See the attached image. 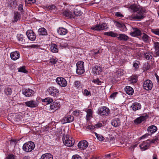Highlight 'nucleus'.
<instances>
[{
  "label": "nucleus",
  "instance_id": "nucleus-60",
  "mask_svg": "<svg viewBox=\"0 0 159 159\" xmlns=\"http://www.w3.org/2000/svg\"><path fill=\"white\" fill-rule=\"evenodd\" d=\"M124 70H119L118 71V74L120 76H121V75H122L123 74H124Z\"/></svg>",
  "mask_w": 159,
  "mask_h": 159
},
{
  "label": "nucleus",
  "instance_id": "nucleus-11",
  "mask_svg": "<svg viewBox=\"0 0 159 159\" xmlns=\"http://www.w3.org/2000/svg\"><path fill=\"white\" fill-rule=\"evenodd\" d=\"M26 35L28 39L32 41H34L36 38V36L32 30H28L26 32Z\"/></svg>",
  "mask_w": 159,
  "mask_h": 159
},
{
  "label": "nucleus",
  "instance_id": "nucleus-4",
  "mask_svg": "<svg viewBox=\"0 0 159 159\" xmlns=\"http://www.w3.org/2000/svg\"><path fill=\"white\" fill-rule=\"evenodd\" d=\"M84 62L82 61H78L76 64L77 69L76 72L77 74L80 75L83 74L84 72Z\"/></svg>",
  "mask_w": 159,
  "mask_h": 159
},
{
  "label": "nucleus",
  "instance_id": "nucleus-56",
  "mask_svg": "<svg viewBox=\"0 0 159 159\" xmlns=\"http://www.w3.org/2000/svg\"><path fill=\"white\" fill-rule=\"evenodd\" d=\"M83 92L84 95L86 96H89L90 93V92L87 89H85Z\"/></svg>",
  "mask_w": 159,
  "mask_h": 159
},
{
  "label": "nucleus",
  "instance_id": "nucleus-8",
  "mask_svg": "<svg viewBox=\"0 0 159 159\" xmlns=\"http://www.w3.org/2000/svg\"><path fill=\"white\" fill-rule=\"evenodd\" d=\"M153 86L152 81L149 80L144 81L143 83V87L144 89L148 91L151 90Z\"/></svg>",
  "mask_w": 159,
  "mask_h": 159
},
{
  "label": "nucleus",
  "instance_id": "nucleus-25",
  "mask_svg": "<svg viewBox=\"0 0 159 159\" xmlns=\"http://www.w3.org/2000/svg\"><path fill=\"white\" fill-rule=\"evenodd\" d=\"M125 90L126 93L129 95H132L134 92L133 89L129 86H126Z\"/></svg>",
  "mask_w": 159,
  "mask_h": 159
},
{
  "label": "nucleus",
  "instance_id": "nucleus-9",
  "mask_svg": "<svg viewBox=\"0 0 159 159\" xmlns=\"http://www.w3.org/2000/svg\"><path fill=\"white\" fill-rule=\"evenodd\" d=\"M57 84L62 87H65L66 86L67 83L66 80L62 77H58L56 80Z\"/></svg>",
  "mask_w": 159,
  "mask_h": 159
},
{
  "label": "nucleus",
  "instance_id": "nucleus-43",
  "mask_svg": "<svg viewBox=\"0 0 159 159\" xmlns=\"http://www.w3.org/2000/svg\"><path fill=\"white\" fill-rule=\"evenodd\" d=\"M48 8L49 10L53 11V12H54V11H56L57 9L56 7L53 5L48 6Z\"/></svg>",
  "mask_w": 159,
  "mask_h": 159
},
{
  "label": "nucleus",
  "instance_id": "nucleus-3",
  "mask_svg": "<svg viewBox=\"0 0 159 159\" xmlns=\"http://www.w3.org/2000/svg\"><path fill=\"white\" fill-rule=\"evenodd\" d=\"M35 147L34 143L30 141L26 142L24 144L23 146V149L24 151L26 152H30L33 150Z\"/></svg>",
  "mask_w": 159,
  "mask_h": 159
},
{
  "label": "nucleus",
  "instance_id": "nucleus-50",
  "mask_svg": "<svg viewBox=\"0 0 159 159\" xmlns=\"http://www.w3.org/2000/svg\"><path fill=\"white\" fill-rule=\"evenodd\" d=\"M143 143L147 145L148 147L149 146L151 143L149 140L148 139L146 141H144Z\"/></svg>",
  "mask_w": 159,
  "mask_h": 159
},
{
  "label": "nucleus",
  "instance_id": "nucleus-64",
  "mask_svg": "<svg viewBox=\"0 0 159 159\" xmlns=\"http://www.w3.org/2000/svg\"><path fill=\"white\" fill-rule=\"evenodd\" d=\"M152 32L156 34L159 35V30H154Z\"/></svg>",
  "mask_w": 159,
  "mask_h": 159
},
{
  "label": "nucleus",
  "instance_id": "nucleus-17",
  "mask_svg": "<svg viewBox=\"0 0 159 159\" xmlns=\"http://www.w3.org/2000/svg\"><path fill=\"white\" fill-rule=\"evenodd\" d=\"M60 104L57 102L52 103L50 106V109L51 110H56L60 107Z\"/></svg>",
  "mask_w": 159,
  "mask_h": 159
},
{
  "label": "nucleus",
  "instance_id": "nucleus-30",
  "mask_svg": "<svg viewBox=\"0 0 159 159\" xmlns=\"http://www.w3.org/2000/svg\"><path fill=\"white\" fill-rule=\"evenodd\" d=\"M53 156L49 153H47L43 154L40 159H53Z\"/></svg>",
  "mask_w": 159,
  "mask_h": 159
},
{
  "label": "nucleus",
  "instance_id": "nucleus-36",
  "mask_svg": "<svg viewBox=\"0 0 159 159\" xmlns=\"http://www.w3.org/2000/svg\"><path fill=\"white\" fill-rule=\"evenodd\" d=\"M12 92V89L8 87H6L4 90V93L7 95H11Z\"/></svg>",
  "mask_w": 159,
  "mask_h": 159
},
{
  "label": "nucleus",
  "instance_id": "nucleus-28",
  "mask_svg": "<svg viewBox=\"0 0 159 159\" xmlns=\"http://www.w3.org/2000/svg\"><path fill=\"white\" fill-rule=\"evenodd\" d=\"M57 32L60 35H65L67 32V30L63 27H60L57 30Z\"/></svg>",
  "mask_w": 159,
  "mask_h": 159
},
{
  "label": "nucleus",
  "instance_id": "nucleus-15",
  "mask_svg": "<svg viewBox=\"0 0 159 159\" xmlns=\"http://www.w3.org/2000/svg\"><path fill=\"white\" fill-rule=\"evenodd\" d=\"M147 118L148 116L147 115L144 116H141L135 120L134 122L136 124H140L142 121H145Z\"/></svg>",
  "mask_w": 159,
  "mask_h": 159
},
{
  "label": "nucleus",
  "instance_id": "nucleus-33",
  "mask_svg": "<svg viewBox=\"0 0 159 159\" xmlns=\"http://www.w3.org/2000/svg\"><path fill=\"white\" fill-rule=\"evenodd\" d=\"M17 38L20 43L23 44L25 42V40L24 39L23 35L19 34L17 35Z\"/></svg>",
  "mask_w": 159,
  "mask_h": 159
},
{
  "label": "nucleus",
  "instance_id": "nucleus-12",
  "mask_svg": "<svg viewBox=\"0 0 159 159\" xmlns=\"http://www.w3.org/2000/svg\"><path fill=\"white\" fill-rule=\"evenodd\" d=\"M89 143L85 140L81 141L78 144V147L82 150L85 149L88 146Z\"/></svg>",
  "mask_w": 159,
  "mask_h": 159
},
{
  "label": "nucleus",
  "instance_id": "nucleus-27",
  "mask_svg": "<svg viewBox=\"0 0 159 159\" xmlns=\"http://www.w3.org/2000/svg\"><path fill=\"white\" fill-rule=\"evenodd\" d=\"M157 130V127L154 125H152L149 126L148 129V132L151 134H153Z\"/></svg>",
  "mask_w": 159,
  "mask_h": 159
},
{
  "label": "nucleus",
  "instance_id": "nucleus-37",
  "mask_svg": "<svg viewBox=\"0 0 159 159\" xmlns=\"http://www.w3.org/2000/svg\"><path fill=\"white\" fill-rule=\"evenodd\" d=\"M74 15V18H75V16H80L82 14L80 10L77 8H75L73 13Z\"/></svg>",
  "mask_w": 159,
  "mask_h": 159
},
{
  "label": "nucleus",
  "instance_id": "nucleus-49",
  "mask_svg": "<svg viewBox=\"0 0 159 159\" xmlns=\"http://www.w3.org/2000/svg\"><path fill=\"white\" fill-rule=\"evenodd\" d=\"M25 2L30 4H33L36 2V0H25Z\"/></svg>",
  "mask_w": 159,
  "mask_h": 159
},
{
  "label": "nucleus",
  "instance_id": "nucleus-7",
  "mask_svg": "<svg viewBox=\"0 0 159 159\" xmlns=\"http://www.w3.org/2000/svg\"><path fill=\"white\" fill-rule=\"evenodd\" d=\"M47 91L49 95L54 97L57 96L59 93V90L53 86L49 87L47 89Z\"/></svg>",
  "mask_w": 159,
  "mask_h": 159
},
{
  "label": "nucleus",
  "instance_id": "nucleus-44",
  "mask_svg": "<svg viewBox=\"0 0 159 159\" xmlns=\"http://www.w3.org/2000/svg\"><path fill=\"white\" fill-rule=\"evenodd\" d=\"M139 146L140 149L142 151L145 150L148 148V147L147 145H146L143 143L140 145Z\"/></svg>",
  "mask_w": 159,
  "mask_h": 159
},
{
  "label": "nucleus",
  "instance_id": "nucleus-61",
  "mask_svg": "<svg viewBox=\"0 0 159 159\" xmlns=\"http://www.w3.org/2000/svg\"><path fill=\"white\" fill-rule=\"evenodd\" d=\"M115 15L117 17H123V16L121 14L120 12H116L115 14Z\"/></svg>",
  "mask_w": 159,
  "mask_h": 159
},
{
  "label": "nucleus",
  "instance_id": "nucleus-47",
  "mask_svg": "<svg viewBox=\"0 0 159 159\" xmlns=\"http://www.w3.org/2000/svg\"><path fill=\"white\" fill-rule=\"evenodd\" d=\"M17 142L16 139H11L10 141V144L11 146L15 147Z\"/></svg>",
  "mask_w": 159,
  "mask_h": 159
},
{
  "label": "nucleus",
  "instance_id": "nucleus-14",
  "mask_svg": "<svg viewBox=\"0 0 159 159\" xmlns=\"http://www.w3.org/2000/svg\"><path fill=\"white\" fill-rule=\"evenodd\" d=\"M133 31L130 33V34L132 36L136 37L141 35L142 33L141 31L137 28H133Z\"/></svg>",
  "mask_w": 159,
  "mask_h": 159
},
{
  "label": "nucleus",
  "instance_id": "nucleus-1",
  "mask_svg": "<svg viewBox=\"0 0 159 159\" xmlns=\"http://www.w3.org/2000/svg\"><path fill=\"white\" fill-rule=\"evenodd\" d=\"M145 11L143 8L140 9L136 13H134L130 17L131 20H141L143 19L145 17Z\"/></svg>",
  "mask_w": 159,
  "mask_h": 159
},
{
  "label": "nucleus",
  "instance_id": "nucleus-21",
  "mask_svg": "<svg viewBox=\"0 0 159 159\" xmlns=\"http://www.w3.org/2000/svg\"><path fill=\"white\" fill-rule=\"evenodd\" d=\"M111 124L115 127H118L120 125V120L118 118L112 120L111 121Z\"/></svg>",
  "mask_w": 159,
  "mask_h": 159
},
{
  "label": "nucleus",
  "instance_id": "nucleus-34",
  "mask_svg": "<svg viewBox=\"0 0 159 159\" xmlns=\"http://www.w3.org/2000/svg\"><path fill=\"white\" fill-rule=\"evenodd\" d=\"M129 8L132 10L133 12H137L139 11L141 8H140L139 7L135 4L131 5Z\"/></svg>",
  "mask_w": 159,
  "mask_h": 159
},
{
  "label": "nucleus",
  "instance_id": "nucleus-45",
  "mask_svg": "<svg viewBox=\"0 0 159 159\" xmlns=\"http://www.w3.org/2000/svg\"><path fill=\"white\" fill-rule=\"evenodd\" d=\"M7 6L9 7H13L14 6V3L13 1L10 0L8 1L7 2Z\"/></svg>",
  "mask_w": 159,
  "mask_h": 159
},
{
  "label": "nucleus",
  "instance_id": "nucleus-18",
  "mask_svg": "<svg viewBox=\"0 0 159 159\" xmlns=\"http://www.w3.org/2000/svg\"><path fill=\"white\" fill-rule=\"evenodd\" d=\"M10 56L12 60H16L20 57L19 53L17 51L12 52L10 54Z\"/></svg>",
  "mask_w": 159,
  "mask_h": 159
},
{
  "label": "nucleus",
  "instance_id": "nucleus-39",
  "mask_svg": "<svg viewBox=\"0 0 159 159\" xmlns=\"http://www.w3.org/2000/svg\"><path fill=\"white\" fill-rule=\"evenodd\" d=\"M152 52H146L144 53L145 57L147 60H149L152 58Z\"/></svg>",
  "mask_w": 159,
  "mask_h": 159
},
{
  "label": "nucleus",
  "instance_id": "nucleus-40",
  "mask_svg": "<svg viewBox=\"0 0 159 159\" xmlns=\"http://www.w3.org/2000/svg\"><path fill=\"white\" fill-rule=\"evenodd\" d=\"M57 61V59L55 57H52L50 58L49 59V62L51 63V65H54L56 63Z\"/></svg>",
  "mask_w": 159,
  "mask_h": 159
},
{
  "label": "nucleus",
  "instance_id": "nucleus-38",
  "mask_svg": "<svg viewBox=\"0 0 159 159\" xmlns=\"http://www.w3.org/2000/svg\"><path fill=\"white\" fill-rule=\"evenodd\" d=\"M141 35L142 39L143 41L146 42L148 41L149 37L148 35L143 33H142Z\"/></svg>",
  "mask_w": 159,
  "mask_h": 159
},
{
  "label": "nucleus",
  "instance_id": "nucleus-2",
  "mask_svg": "<svg viewBox=\"0 0 159 159\" xmlns=\"http://www.w3.org/2000/svg\"><path fill=\"white\" fill-rule=\"evenodd\" d=\"M63 143L65 145L70 147L72 146L74 143V141L71 137L70 138L69 136L67 134L64 135L62 138Z\"/></svg>",
  "mask_w": 159,
  "mask_h": 159
},
{
  "label": "nucleus",
  "instance_id": "nucleus-51",
  "mask_svg": "<svg viewBox=\"0 0 159 159\" xmlns=\"http://www.w3.org/2000/svg\"><path fill=\"white\" fill-rule=\"evenodd\" d=\"M80 82L79 81H76L74 83V87L77 89H78L80 87Z\"/></svg>",
  "mask_w": 159,
  "mask_h": 159
},
{
  "label": "nucleus",
  "instance_id": "nucleus-48",
  "mask_svg": "<svg viewBox=\"0 0 159 159\" xmlns=\"http://www.w3.org/2000/svg\"><path fill=\"white\" fill-rule=\"evenodd\" d=\"M15 156L12 154H11L8 155L6 159H15Z\"/></svg>",
  "mask_w": 159,
  "mask_h": 159
},
{
  "label": "nucleus",
  "instance_id": "nucleus-24",
  "mask_svg": "<svg viewBox=\"0 0 159 159\" xmlns=\"http://www.w3.org/2000/svg\"><path fill=\"white\" fill-rule=\"evenodd\" d=\"M153 46L155 50V53L157 56H159V42H153Z\"/></svg>",
  "mask_w": 159,
  "mask_h": 159
},
{
  "label": "nucleus",
  "instance_id": "nucleus-6",
  "mask_svg": "<svg viewBox=\"0 0 159 159\" xmlns=\"http://www.w3.org/2000/svg\"><path fill=\"white\" fill-rule=\"evenodd\" d=\"M110 112V110L106 107H103L98 110V114L102 116L108 115Z\"/></svg>",
  "mask_w": 159,
  "mask_h": 159
},
{
  "label": "nucleus",
  "instance_id": "nucleus-42",
  "mask_svg": "<svg viewBox=\"0 0 159 159\" xmlns=\"http://www.w3.org/2000/svg\"><path fill=\"white\" fill-rule=\"evenodd\" d=\"M130 82L132 83H135L137 81V75H134L131 77L129 80Z\"/></svg>",
  "mask_w": 159,
  "mask_h": 159
},
{
  "label": "nucleus",
  "instance_id": "nucleus-31",
  "mask_svg": "<svg viewBox=\"0 0 159 159\" xmlns=\"http://www.w3.org/2000/svg\"><path fill=\"white\" fill-rule=\"evenodd\" d=\"M50 50L53 53L57 52L58 51V49L57 45L54 43L51 44Z\"/></svg>",
  "mask_w": 159,
  "mask_h": 159
},
{
  "label": "nucleus",
  "instance_id": "nucleus-59",
  "mask_svg": "<svg viewBox=\"0 0 159 159\" xmlns=\"http://www.w3.org/2000/svg\"><path fill=\"white\" fill-rule=\"evenodd\" d=\"M97 138L98 140L101 141H102L104 139V138L102 135L100 134H99Z\"/></svg>",
  "mask_w": 159,
  "mask_h": 159
},
{
  "label": "nucleus",
  "instance_id": "nucleus-54",
  "mask_svg": "<svg viewBox=\"0 0 159 159\" xmlns=\"http://www.w3.org/2000/svg\"><path fill=\"white\" fill-rule=\"evenodd\" d=\"M39 47V45L37 44H32L28 46L29 48H38Z\"/></svg>",
  "mask_w": 159,
  "mask_h": 159
},
{
  "label": "nucleus",
  "instance_id": "nucleus-26",
  "mask_svg": "<svg viewBox=\"0 0 159 159\" xmlns=\"http://www.w3.org/2000/svg\"><path fill=\"white\" fill-rule=\"evenodd\" d=\"M20 18L21 15L20 13L18 12H15L14 20H13V22H15L18 20H20Z\"/></svg>",
  "mask_w": 159,
  "mask_h": 159
},
{
  "label": "nucleus",
  "instance_id": "nucleus-20",
  "mask_svg": "<svg viewBox=\"0 0 159 159\" xmlns=\"http://www.w3.org/2000/svg\"><path fill=\"white\" fill-rule=\"evenodd\" d=\"M74 120V117L73 116L70 115H68L63 118V123L71 122L73 121Z\"/></svg>",
  "mask_w": 159,
  "mask_h": 159
},
{
  "label": "nucleus",
  "instance_id": "nucleus-29",
  "mask_svg": "<svg viewBox=\"0 0 159 159\" xmlns=\"http://www.w3.org/2000/svg\"><path fill=\"white\" fill-rule=\"evenodd\" d=\"M63 15L70 18H74L73 13L68 10L65 11L63 12Z\"/></svg>",
  "mask_w": 159,
  "mask_h": 159
},
{
  "label": "nucleus",
  "instance_id": "nucleus-62",
  "mask_svg": "<svg viewBox=\"0 0 159 159\" xmlns=\"http://www.w3.org/2000/svg\"><path fill=\"white\" fill-rule=\"evenodd\" d=\"M23 6L22 4H20L18 7V10L19 11H22L23 10Z\"/></svg>",
  "mask_w": 159,
  "mask_h": 159
},
{
  "label": "nucleus",
  "instance_id": "nucleus-22",
  "mask_svg": "<svg viewBox=\"0 0 159 159\" xmlns=\"http://www.w3.org/2000/svg\"><path fill=\"white\" fill-rule=\"evenodd\" d=\"M117 39L119 40L126 41L129 39V38L125 34H120L118 35Z\"/></svg>",
  "mask_w": 159,
  "mask_h": 159
},
{
  "label": "nucleus",
  "instance_id": "nucleus-53",
  "mask_svg": "<svg viewBox=\"0 0 159 159\" xmlns=\"http://www.w3.org/2000/svg\"><path fill=\"white\" fill-rule=\"evenodd\" d=\"M92 82L97 84L98 85H100L101 83V81H99L98 79H94L92 81Z\"/></svg>",
  "mask_w": 159,
  "mask_h": 159
},
{
  "label": "nucleus",
  "instance_id": "nucleus-57",
  "mask_svg": "<svg viewBox=\"0 0 159 159\" xmlns=\"http://www.w3.org/2000/svg\"><path fill=\"white\" fill-rule=\"evenodd\" d=\"M72 159H82L81 157L78 155H75L73 156Z\"/></svg>",
  "mask_w": 159,
  "mask_h": 159
},
{
  "label": "nucleus",
  "instance_id": "nucleus-55",
  "mask_svg": "<svg viewBox=\"0 0 159 159\" xmlns=\"http://www.w3.org/2000/svg\"><path fill=\"white\" fill-rule=\"evenodd\" d=\"M103 126V125L102 123H98L95 124L94 126V128H99Z\"/></svg>",
  "mask_w": 159,
  "mask_h": 159
},
{
  "label": "nucleus",
  "instance_id": "nucleus-52",
  "mask_svg": "<svg viewBox=\"0 0 159 159\" xmlns=\"http://www.w3.org/2000/svg\"><path fill=\"white\" fill-rule=\"evenodd\" d=\"M118 92H115L112 93L110 96L111 98L114 99L115 97L116 96V95L117 94Z\"/></svg>",
  "mask_w": 159,
  "mask_h": 159
},
{
  "label": "nucleus",
  "instance_id": "nucleus-58",
  "mask_svg": "<svg viewBox=\"0 0 159 159\" xmlns=\"http://www.w3.org/2000/svg\"><path fill=\"white\" fill-rule=\"evenodd\" d=\"M80 111L79 110H76L73 111V114L74 116H78L80 114Z\"/></svg>",
  "mask_w": 159,
  "mask_h": 159
},
{
  "label": "nucleus",
  "instance_id": "nucleus-35",
  "mask_svg": "<svg viewBox=\"0 0 159 159\" xmlns=\"http://www.w3.org/2000/svg\"><path fill=\"white\" fill-rule=\"evenodd\" d=\"M104 34L105 35L110 36L112 37H115L118 36V34L117 33H114L112 31L105 32Z\"/></svg>",
  "mask_w": 159,
  "mask_h": 159
},
{
  "label": "nucleus",
  "instance_id": "nucleus-10",
  "mask_svg": "<svg viewBox=\"0 0 159 159\" xmlns=\"http://www.w3.org/2000/svg\"><path fill=\"white\" fill-rule=\"evenodd\" d=\"M25 104L27 107H35L38 105V103L37 101L31 100L30 101L24 102Z\"/></svg>",
  "mask_w": 159,
  "mask_h": 159
},
{
  "label": "nucleus",
  "instance_id": "nucleus-46",
  "mask_svg": "<svg viewBox=\"0 0 159 159\" xmlns=\"http://www.w3.org/2000/svg\"><path fill=\"white\" fill-rule=\"evenodd\" d=\"M18 71L26 73L27 72L26 70L25 69V66H22L18 68Z\"/></svg>",
  "mask_w": 159,
  "mask_h": 159
},
{
  "label": "nucleus",
  "instance_id": "nucleus-16",
  "mask_svg": "<svg viewBox=\"0 0 159 159\" xmlns=\"http://www.w3.org/2000/svg\"><path fill=\"white\" fill-rule=\"evenodd\" d=\"M93 72L95 75H99L102 72V67L98 66H95L93 68Z\"/></svg>",
  "mask_w": 159,
  "mask_h": 159
},
{
  "label": "nucleus",
  "instance_id": "nucleus-23",
  "mask_svg": "<svg viewBox=\"0 0 159 159\" xmlns=\"http://www.w3.org/2000/svg\"><path fill=\"white\" fill-rule=\"evenodd\" d=\"M131 107L132 108L133 111H135L141 108V105L139 103L134 102L133 103Z\"/></svg>",
  "mask_w": 159,
  "mask_h": 159
},
{
  "label": "nucleus",
  "instance_id": "nucleus-13",
  "mask_svg": "<svg viewBox=\"0 0 159 159\" xmlns=\"http://www.w3.org/2000/svg\"><path fill=\"white\" fill-rule=\"evenodd\" d=\"M23 93L26 97H30L32 96L35 92L33 90L28 89H24Z\"/></svg>",
  "mask_w": 159,
  "mask_h": 159
},
{
  "label": "nucleus",
  "instance_id": "nucleus-32",
  "mask_svg": "<svg viewBox=\"0 0 159 159\" xmlns=\"http://www.w3.org/2000/svg\"><path fill=\"white\" fill-rule=\"evenodd\" d=\"M38 32L39 35H46L47 34V30L43 28H39L38 30Z\"/></svg>",
  "mask_w": 159,
  "mask_h": 159
},
{
  "label": "nucleus",
  "instance_id": "nucleus-19",
  "mask_svg": "<svg viewBox=\"0 0 159 159\" xmlns=\"http://www.w3.org/2000/svg\"><path fill=\"white\" fill-rule=\"evenodd\" d=\"M86 112L87 113L86 116V120L88 121L92 117L93 111L90 109H89L86 110Z\"/></svg>",
  "mask_w": 159,
  "mask_h": 159
},
{
  "label": "nucleus",
  "instance_id": "nucleus-41",
  "mask_svg": "<svg viewBox=\"0 0 159 159\" xmlns=\"http://www.w3.org/2000/svg\"><path fill=\"white\" fill-rule=\"evenodd\" d=\"M42 100L43 102H47V104L50 103L53 101L52 99L49 98H47L45 99H42Z\"/></svg>",
  "mask_w": 159,
  "mask_h": 159
},
{
  "label": "nucleus",
  "instance_id": "nucleus-63",
  "mask_svg": "<svg viewBox=\"0 0 159 159\" xmlns=\"http://www.w3.org/2000/svg\"><path fill=\"white\" fill-rule=\"evenodd\" d=\"M112 154H109L105 155V157L107 159H111V156Z\"/></svg>",
  "mask_w": 159,
  "mask_h": 159
},
{
  "label": "nucleus",
  "instance_id": "nucleus-5",
  "mask_svg": "<svg viewBox=\"0 0 159 159\" xmlns=\"http://www.w3.org/2000/svg\"><path fill=\"white\" fill-rule=\"evenodd\" d=\"M107 28V26L106 23H103L101 24L97 25L91 27V29L97 31L104 30Z\"/></svg>",
  "mask_w": 159,
  "mask_h": 159
}]
</instances>
